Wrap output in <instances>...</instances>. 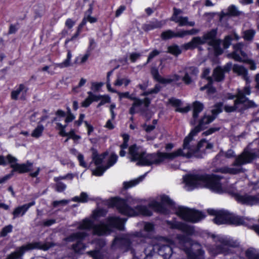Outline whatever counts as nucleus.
<instances>
[{
	"instance_id": "15",
	"label": "nucleus",
	"mask_w": 259,
	"mask_h": 259,
	"mask_svg": "<svg viewBox=\"0 0 259 259\" xmlns=\"http://www.w3.org/2000/svg\"><path fill=\"white\" fill-rule=\"evenodd\" d=\"M160 200L161 201V203L158 202L156 200H152L149 203V205L157 212L162 213H166V209L163 205L171 206L173 205V202L168 196L166 195L160 196Z\"/></svg>"
},
{
	"instance_id": "54",
	"label": "nucleus",
	"mask_w": 259,
	"mask_h": 259,
	"mask_svg": "<svg viewBox=\"0 0 259 259\" xmlns=\"http://www.w3.org/2000/svg\"><path fill=\"white\" fill-rule=\"evenodd\" d=\"M69 139H71L74 141H77L81 139V137L75 134L74 130H71L69 132V136L66 141H67Z\"/></svg>"
},
{
	"instance_id": "33",
	"label": "nucleus",
	"mask_w": 259,
	"mask_h": 259,
	"mask_svg": "<svg viewBox=\"0 0 259 259\" xmlns=\"http://www.w3.org/2000/svg\"><path fill=\"white\" fill-rule=\"evenodd\" d=\"M72 57V55L71 51L70 50H67L66 59L61 63L54 64V65L55 69L57 68H63L70 66L71 65V60Z\"/></svg>"
},
{
	"instance_id": "29",
	"label": "nucleus",
	"mask_w": 259,
	"mask_h": 259,
	"mask_svg": "<svg viewBox=\"0 0 259 259\" xmlns=\"http://www.w3.org/2000/svg\"><path fill=\"white\" fill-rule=\"evenodd\" d=\"M198 73V69L194 67H191L186 70V72L182 79L186 84H189L192 82V78L193 75Z\"/></svg>"
},
{
	"instance_id": "8",
	"label": "nucleus",
	"mask_w": 259,
	"mask_h": 259,
	"mask_svg": "<svg viewBox=\"0 0 259 259\" xmlns=\"http://www.w3.org/2000/svg\"><path fill=\"white\" fill-rule=\"evenodd\" d=\"M148 247L151 248L150 252L146 253L144 259H153L157 255L161 256L163 259H170L173 253V247L176 244H148Z\"/></svg>"
},
{
	"instance_id": "47",
	"label": "nucleus",
	"mask_w": 259,
	"mask_h": 259,
	"mask_svg": "<svg viewBox=\"0 0 259 259\" xmlns=\"http://www.w3.org/2000/svg\"><path fill=\"white\" fill-rule=\"evenodd\" d=\"M107 213V211L102 209H98L93 211L92 218L96 220L99 218L104 217Z\"/></svg>"
},
{
	"instance_id": "46",
	"label": "nucleus",
	"mask_w": 259,
	"mask_h": 259,
	"mask_svg": "<svg viewBox=\"0 0 259 259\" xmlns=\"http://www.w3.org/2000/svg\"><path fill=\"white\" fill-rule=\"evenodd\" d=\"M255 33V31L254 30L252 29H250L244 31L243 36L245 40H250L254 37Z\"/></svg>"
},
{
	"instance_id": "39",
	"label": "nucleus",
	"mask_w": 259,
	"mask_h": 259,
	"mask_svg": "<svg viewBox=\"0 0 259 259\" xmlns=\"http://www.w3.org/2000/svg\"><path fill=\"white\" fill-rule=\"evenodd\" d=\"M89 200L88 194L85 192H81L79 196H75L71 199V201L81 203H86Z\"/></svg>"
},
{
	"instance_id": "20",
	"label": "nucleus",
	"mask_w": 259,
	"mask_h": 259,
	"mask_svg": "<svg viewBox=\"0 0 259 259\" xmlns=\"http://www.w3.org/2000/svg\"><path fill=\"white\" fill-rule=\"evenodd\" d=\"M237 200L244 204L255 205L259 204V197L245 194L244 195H237L236 196Z\"/></svg>"
},
{
	"instance_id": "50",
	"label": "nucleus",
	"mask_w": 259,
	"mask_h": 259,
	"mask_svg": "<svg viewBox=\"0 0 259 259\" xmlns=\"http://www.w3.org/2000/svg\"><path fill=\"white\" fill-rule=\"evenodd\" d=\"M168 52L174 55H178L181 53V51L178 46L174 45L168 47Z\"/></svg>"
},
{
	"instance_id": "18",
	"label": "nucleus",
	"mask_w": 259,
	"mask_h": 259,
	"mask_svg": "<svg viewBox=\"0 0 259 259\" xmlns=\"http://www.w3.org/2000/svg\"><path fill=\"white\" fill-rule=\"evenodd\" d=\"M95 249L87 252L93 259H104L106 251L104 247L106 244H95Z\"/></svg>"
},
{
	"instance_id": "5",
	"label": "nucleus",
	"mask_w": 259,
	"mask_h": 259,
	"mask_svg": "<svg viewBox=\"0 0 259 259\" xmlns=\"http://www.w3.org/2000/svg\"><path fill=\"white\" fill-rule=\"evenodd\" d=\"M139 200L132 197H129L126 199L119 198H114L112 199L113 205L116 207L118 211L125 215L133 217L138 214L150 216L152 212L146 207L138 205L134 208L130 205H134L139 203Z\"/></svg>"
},
{
	"instance_id": "27",
	"label": "nucleus",
	"mask_w": 259,
	"mask_h": 259,
	"mask_svg": "<svg viewBox=\"0 0 259 259\" xmlns=\"http://www.w3.org/2000/svg\"><path fill=\"white\" fill-rule=\"evenodd\" d=\"M208 237L211 239L212 241L219 243H236V240H234L230 237L221 235L211 234L208 235Z\"/></svg>"
},
{
	"instance_id": "9",
	"label": "nucleus",
	"mask_w": 259,
	"mask_h": 259,
	"mask_svg": "<svg viewBox=\"0 0 259 259\" xmlns=\"http://www.w3.org/2000/svg\"><path fill=\"white\" fill-rule=\"evenodd\" d=\"M253 153L244 150L242 153L239 155L233 164V167L225 166L220 168L218 171L224 174H237L242 171L241 166L250 162L254 158Z\"/></svg>"
},
{
	"instance_id": "7",
	"label": "nucleus",
	"mask_w": 259,
	"mask_h": 259,
	"mask_svg": "<svg viewBox=\"0 0 259 259\" xmlns=\"http://www.w3.org/2000/svg\"><path fill=\"white\" fill-rule=\"evenodd\" d=\"M217 34V30L213 29L204 33L202 37H193L190 42L184 44L183 48L185 50H192L199 45L207 44L213 48L216 55H220L222 50L220 47L221 41L216 38Z\"/></svg>"
},
{
	"instance_id": "62",
	"label": "nucleus",
	"mask_w": 259,
	"mask_h": 259,
	"mask_svg": "<svg viewBox=\"0 0 259 259\" xmlns=\"http://www.w3.org/2000/svg\"><path fill=\"white\" fill-rule=\"evenodd\" d=\"M99 97V100H101V101L105 104L106 103H110L111 101L110 97L108 95H97Z\"/></svg>"
},
{
	"instance_id": "59",
	"label": "nucleus",
	"mask_w": 259,
	"mask_h": 259,
	"mask_svg": "<svg viewBox=\"0 0 259 259\" xmlns=\"http://www.w3.org/2000/svg\"><path fill=\"white\" fill-rule=\"evenodd\" d=\"M69 202L68 200H61L59 201H54L52 204L54 207H56L59 205H65L68 203Z\"/></svg>"
},
{
	"instance_id": "37",
	"label": "nucleus",
	"mask_w": 259,
	"mask_h": 259,
	"mask_svg": "<svg viewBox=\"0 0 259 259\" xmlns=\"http://www.w3.org/2000/svg\"><path fill=\"white\" fill-rule=\"evenodd\" d=\"M145 178V175L141 176L137 179L132 180L129 182H125L123 183L124 187L128 189L134 187L138 185L140 182H142Z\"/></svg>"
},
{
	"instance_id": "52",
	"label": "nucleus",
	"mask_w": 259,
	"mask_h": 259,
	"mask_svg": "<svg viewBox=\"0 0 259 259\" xmlns=\"http://www.w3.org/2000/svg\"><path fill=\"white\" fill-rule=\"evenodd\" d=\"M57 127L56 128L59 131V134L62 137H68L69 136V132L66 133L65 129H63L62 124L60 122L56 123Z\"/></svg>"
},
{
	"instance_id": "3",
	"label": "nucleus",
	"mask_w": 259,
	"mask_h": 259,
	"mask_svg": "<svg viewBox=\"0 0 259 259\" xmlns=\"http://www.w3.org/2000/svg\"><path fill=\"white\" fill-rule=\"evenodd\" d=\"M185 189L190 191L195 188L205 187L211 191L222 193L229 192L234 193L235 191L231 189L233 186H228V182H221V178L217 175H190L184 178Z\"/></svg>"
},
{
	"instance_id": "13",
	"label": "nucleus",
	"mask_w": 259,
	"mask_h": 259,
	"mask_svg": "<svg viewBox=\"0 0 259 259\" xmlns=\"http://www.w3.org/2000/svg\"><path fill=\"white\" fill-rule=\"evenodd\" d=\"M236 97L237 99L235 101L233 106H225L224 109L226 112H231L234 111L240 108V105H243L245 108H250L255 106V104L253 101L248 100L247 98L243 97L241 92H239Z\"/></svg>"
},
{
	"instance_id": "23",
	"label": "nucleus",
	"mask_w": 259,
	"mask_h": 259,
	"mask_svg": "<svg viewBox=\"0 0 259 259\" xmlns=\"http://www.w3.org/2000/svg\"><path fill=\"white\" fill-rule=\"evenodd\" d=\"M232 68V63H228L226 65L222 68L221 67L216 68L213 71V76L217 81H221L224 79V72L229 71Z\"/></svg>"
},
{
	"instance_id": "31",
	"label": "nucleus",
	"mask_w": 259,
	"mask_h": 259,
	"mask_svg": "<svg viewBox=\"0 0 259 259\" xmlns=\"http://www.w3.org/2000/svg\"><path fill=\"white\" fill-rule=\"evenodd\" d=\"M171 20L179 24L180 26L189 25L193 26L195 25V22L193 21L189 22L187 17L180 16L178 18L176 17H171Z\"/></svg>"
},
{
	"instance_id": "44",
	"label": "nucleus",
	"mask_w": 259,
	"mask_h": 259,
	"mask_svg": "<svg viewBox=\"0 0 259 259\" xmlns=\"http://www.w3.org/2000/svg\"><path fill=\"white\" fill-rule=\"evenodd\" d=\"M82 28L83 27L79 25L77 28L76 32L75 33V34H74L71 38H68L66 39L65 41V45H67V44L69 43L70 41H73L76 39H77L79 35L80 34V32H81Z\"/></svg>"
},
{
	"instance_id": "41",
	"label": "nucleus",
	"mask_w": 259,
	"mask_h": 259,
	"mask_svg": "<svg viewBox=\"0 0 259 259\" xmlns=\"http://www.w3.org/2000/svg\"><path fill=\"white\" fill-rule=\"evenodd\" d=\"M87 244H72V248L75 252L81 254L82 251L87 247Z\"/></svg>"
},
{
	"instance_id": "64",
	"label": "nucleus",
	"mask_w": 259,
	"mask_h": 259,
	"mask_svg": "<svg viewBox=\"0 0 259 259\" xmlns=\"http://www.w3.org/2000/svg\"><path fill=\"white\" fill-rule=\"evenodd\" d=\"M75 22L70 18H68L66 20L65 26L69 29L72 28L75 25Z\"/></svg>"
},
{
	"instance_id": "16",
	"label": "nucleus",
	"mask_w": 259,
	"mask_h": 259,
	"mask_svg": "<svg viewBox=\"0 0 259 259\" xmlns=\"http://www.w3.org/2000/svg\"><path fill=\"white\" fill-rule=\"evenodd\" d=\"M39 244H26V245H23L20 247H18L14 252L8 255L7 259H19L26 251L34 249V246L32 245Z\"/></svg>"
},
{
	"instance_id": "60",
	"label": "nucleus",
	"mask_w": 259,
	"mask_h": 259,
	"mask_svg": "<svg viewBox=\"0 0 259 259\" xmlns=\"http://www.w3.org/2000/svg\"><path fill=\"white\" fill-rule=\"evenodd\" d=\"M169 103L176 107H179L181 104V101L180 100L174 98L169 99Z\"/></svg>"
},
{
	"instance_id": "63",
	"label": "nucleus",
	"mask_w": 259,
	"mask_h": 259,
	"mask_svg": "<svg viewBox=\"0 0 259 259\" xmlns=\"http://www.w3.org/2000/svg\"><path fill=\"white\" fill-rule=\"evenodd\" d=\"M154 226L150 223H146L144 225V230L147 232H151L153 230Z\"/></svg>"
},
{
	"instance_id": "40",
	"label": "nucleus",
	"mask_w": 259,
	"mask_h": 259,
	"mask_svg": "<svg viewBox=\"0 0 259 259\" xmlns=\"http://www.w3.org/2000/svg\"><path fill=\"white\" fill-rule=\"evenodd\" d=\"M239 37L236 33H234L231 35L227 36L225 37V38L224 40V42H223L224 48L225 49L228 48L230 46V45L231 44V41L233 39H235L236 40H238L239 39Z\"/></svg>"
},
{
	"instance_id": "51",
	"label": "nucleus",
	"mask_w": 259,
	"mask_h": 259,
	"mask_svg": "<svg viewBox=\"0 0 259 259\" xmlns=\"http://www.w3.org/2000/svg\"><path fill=\"white\" fill-rule=\"evenodd\" d=\"M104 85L102 82H92L91 89L94 92H98Z\"/></svg>"
},
{
	"instance_id": "57",
	"label": "nucleus",
	"mask_w": 259,
	"mask_h": 259,
	"mask_svg": "<svg viewBox=\"0 0 259 259\" xmlns=\"http://www.w3.org/2000/svg\"><path fill=\"white\" fill-rule=\"evenodd\" d=\"M104 157V156L102 155H94L93 158V160L96 165H99L101 164Z\"/></svg>"
},
{
	"instance_id": "2",
	"label": "nucleus",
	"mask_w": 259,
	"mask_h": 259,
	"mask_svg": "<svg viewBox=\"0 0 259 259\" xmlns=\"http://www.w3.org/2000/svg\"><path fill=\"white\" fill-rule=\"evenodd\" d=\"M125 221H126V220L118 217H111L107 219L106 224L101 223L99 225H94V222L91 220L89 219H84L78 226L80 231L71 234L67 238L66 241L79 243L87 236L86 231L91 229H93L94 234L99 236L109 234L113 228L120 230H123V223Z\"/></svg>"
},
{
	"instance_id": "11",
	"label": "nucleus",
	"mask_w": 259,
	"mask_h": 259,
	"mask_svg": "<svg viewBox=\"0 0 259 259\" xmlns=\"http://www.w3.org/2000/svg\"><path fill=\"white\" fill-rule=\"evenodd\" d=\"M176 213L182 220L192 223H197L205 218L202 212L184 206L179 207Z\"/></svg>"
},
{
	"instance_id": "61",
	"label": "nucleus",
	"mask_w": 259,
	"mask_h": 259,
	"mask_svg": "<svg viewBox=\"0 0 259 259\" xmlns=\"http://www.w3.org/2000/svg\"><path fill=\"white\" fill-rule=\"evenodd\" d=\"M187 35H188L187 30H181L177 32H175V37H176L182 38Z\"/></svg>"
},
{
	"instance_id": "24",
	"label": "nucleus",
	"mask_w": 259,
	"mask_h": 259,
	"mask_svg": "<svg viewBox=\"0 0 259 259\" xmlns=\"http://www.w3.org/2000/svg\"><path fill=\"white\" fill-rule=\"evenodd\" d=\"M118 157L115 154H112L108 160V166L104 168L102 167H98L94 171L93 173L95 175L97 176H101L103 175L104 172L109 167L114 165L117 160Z\"/></svg>"
},
{
	"instance_id": "42",
	"label": "nucleus",
	"mask_w": 259,
	"mask_h": 259,
	"mask_svg": "<svg viewBox=\"0 0 259 259\" xmlns=\"http://www.w3.org/2000/svg\"><path fill=\"white\" fill-rule=\"evenodd\" d=\"M131 82V80L127 78H117L114 82V84L116 86H121L124 84L125 87L127 86Z\"/></svg>"
},
{
	"instance_id": "32",
	"label": "nucleus",
	"mask_w": 259,
	"mask_h": 259,
	"mask_svg": "<svg viewBox=\"0 0 259 259\" xmlns=\"http://www.w3.org/2000/svg\"><path fill=\"white\" fill-rule=\"evenodd\" d=\"M145 237L142 234V232H136L134 234H126L123 235L121 237L116 238L115 239L117 241H121V243H130V239L134 237Z\"/></svg>"
},
{
	"instance_id": "56",
	"label": "nucleus",
	"mask_w": 259,
	"mask_h": 259,
	"mask_svg": "<svg viewBox=\"0 0 259 259\" xmlns=\"http://www.w3.org/2000/svg\"><path fill=\"white\" fill-rule=\"evenodd\" d=\"M116 93L118 94L120 100H122L123 98H127L132 100L135 98L128 92L124 93L117 92Z\"/></svg>"
},
{
	"instance_id": "10",
	"label": "nucleus",
	"mask_w": 259,
	"mask_h": 259,
	"mask_svg": "<svg viewBox=\"0 0 259 259\" xmlns=\"http://www.w3.org/2000/svg\"><path fill=\"white\" fill-rule=\"evenodd\" d=\"M10 166L13 168L11 174L7 175L4 177L0 178V184L5 183L10 179L13 175L14 172H18L19 174H23L30 171L32 169L33 163L27 161L25 163L20 164L17 163V159L10 154L7 157Z\"/></svg>"
},
{
	"instance_id": "4",
	"label": "nucleus",
	"mask_w": 259,
	"mask_h": 259,
	"mask_svg": "<svg viewBox=\"0 0 259 259\" xmlns=\"http://www.w3.org/2000/svg\"><path fill=\"white\" fill-rule=\"evenodd\" d=\"M181 150H176L171 153L158 152L147 154L142 146L134 144L128 148V154L132 161H137L138 165H150L159 164L166 161L171 160L180 156Z\"/></svg>"
},
{
	"instance_id": "19",
	"label": "nucleus",
	"mask_w": 259,
	"mask_h": 259,
	"mask_svg": "<svg viewBox=\"0 0 259 259\" xmlns=\"http://www.w3.org/2000/svg\"><path fill=\"white\" fill-rule=\"evenodd\" d=\"M28 88L23 84H20L18 87L15 88L11 94L12 99L17 100L19 99L24 100L26 95Z\"/></svg>"
},
{
	"instance_id": "28",
	"label": "nucleus",
	"mask_w": 259,
	"mask_h": 259,
	"mask_svg": "<svg viewBox=\"0 0 259 259\" xmlns=\"http://www.w3.org/2000/svg\"><path fill=\"white\" fill-rule=\"evenodd\" d=\"M232 69L234 73L242 76V77L246 80L247 82L248 81L249 77L248 76V71L244 66L235 64L233 66Z\"/></svg>"
},
{
	"instance_id": "36",
	"label": "nucleus",
	"mask_w": 259,
	"mask_h": 259,
	"mask_svg": "<svg viewBox=\"0 0 259 259\" xmlns=\"http://www.w3.org/2000/svg\"><path fill=\"white\" fill-rule=\"evenodd\" d=\"M239 13L237 8L235 6L232 5L228 7L226 12L222 11L221 16L223 17L226 16H237L239 15Z\"/></svg>"
},
{
	"instance_id": "21",
	"label": "nucleus",
	"mask_w": 259,
	"mask_h": 259,
	"mask_svg": "<svg viewBox=\"0 0 259 259\" xmlns=\"http://www.w3.org/2000/svg\"><path fill=\"white\" fill-rule=\"evenodd\" d=\"M167 223L171 228L179 229L188 234H191L194 232L193 228L192 226H189L184 223L179 222H168Z\"/></svg>"
},
{
	"instance_id": "53",
	"label": "nucleus",
	"mask_w": 259,
	"mask_h": 259,
	"mask_svg": "<svg viewBox=\"0 0 259 259\" xmlns=\"http://www.w3.org/2000/svg\"><path fill=\"white\" fill-rule=\"evenodd\" d=\"M58 244H40L39 245H32L34 248H39L44 250H47L49 248L54 247Z\"/></svg>"
},
{
	"instance_id": "22",
	"label": "nucleus",
	"mask_w": 259,
	"mask_h": 259,
	"mask_svg": "<svg viewBox=\"0 0 259 259\" xmlns=\"http://www.w3.org/2000/svg\"><path fill=\"white\" fill-rule=\"evenodd\" d=\"M239 244H220L217 246L215 248L210 249V252L214 256L218 254L224 253L225 254L229 253V249L226 248L227 247H237L239 246Z\"/></svg>"
},
{
	"instance_id": "55",
	"label": "nucleus",
	"mask_w": 259,
	"mask_h": 259,
	"mask_svg": "<svg viewBox=\"0 0 259 259\" xmlns=\"http://www.w3.org/2000/svg\"><path fill=\"white\" fill-rule=\"evenodd\" d=\"M13 229V226L11 225L5 226L2 230L0 233V235L2 237H5L7 235L11 232Z\"/></svg>"
},
{
	"instance_id": "17",
	"label": "nucleus",
	"mask_w": 259,
	"mask_h": 259,
	"mask_svg": "<svg viewBox=\"0 0 259 259\" xmlns=\"http://www.w3.org/2000/svg\"><path fill=\"white\" fill-rule=\"evenodd\" d=\"M151 73L154 79L160 82L163 83H168L172 82L178 81L180 79V76L177 74H174L166 78L162 77L159 74L158 70L156 68H152Z\"/></svg>"
},
{
	"instance_id": "6",
	"label": "nucleus",
	"mask_w": 259,
	"mask_h": 259,
	"mask_svg": "<svg viewBox=\"0 0 259 259\" xmlns=\"http://www.w3.org/2000/svg\"><path fill=\"white\" fill-rule=\"evenodd\" d=\"M207 212L209 214L215 216L213 221L217 225L228 224L236 226H250L253 223L252 218L241 217L227 210L208 209Z\"/></svg>"
},
{
	"instance_id": "43",
	"label": "nucleus",
	"mask_w": 259,
	"mask_h": 259,
	"mask_svg": "<svg viewBox=\"0 0 259 259\" xmlns=\"http://www.w3.org/2000/svg\"><path fill=\"white\" fill-rule=\"evenodd\" d=\"M211 80L210 78L208 79V82L206 85L200 88L201 91L207 90V92L208 95L213 94L215 92L214 88L211 86Z\"/></svg>"
},
{
	"instance_id": "58",
	"label": "nucleus",
	"mask_w": 259,
	"mask_h": 259,
	"mask_svg": "<svg viewBox=\"0 0 259 259\" xmlns=\"http://www.w3.org/2000/svg\"><path fill=\"white\" fill-rule=\"evenodd\" d=\"M77 158L79 162L80 166L84 168L87 167V164L85 162L84 160V156L82 154H79Z\"/></svg>"
},
{
	"instance_id": "49",
	"label": "nucleus",
	"mask_w": 259,
	"mask_h": 259,
	"mask_svg": "<svg viewBox=\"0 0 259 259\" xmlns=\"http://www.w3.org/2000/svg\"><path fill=\"white\" fill-rule=\"evenodd\" d=\"M161 89V87L159 84H156L154 88L152 89L149 90L147 91L144 92L142 95V96H148L151 94H155L158 93Z\"/></svg>"
},
{
	"instance_id": "38",
	"label": "nucleus",
	"mask_w": 259,
	"mask_h": 259,
	"mask_svg": "<svg viewBox=\"0 0 259 259\" xmlns=\"http://www.w3.org/2000/svg\"><path fill=\"white\" fill-rule=\"evenodd\" d=\"M44 129L43 125L38 124L32 132L31 136L34 138L37 139L42 136Z\"/></svg>"
},
{
	"instance_id": "30",
	"label": "nucleus",
	"mask_w": 259,
	"mask_h": 259,
	"mask_svg": "<svg viewBox=\"0 0 259 259\" xmlns=\"http://www.w3.org/2000/svg\"><path fill=\"white\" fill-rule=\"evenodd\" d=\"M87 94L88 95V97L81 103V105L83 107H88L93 102L99 100V97L94 94L92 92L89 91Z\"/></svg>"
},
{
	"instance_id": "35",
	"label": "nucleus",
	"mask_w": 259,
	"mask_h": 259,
	"mask_svg": "<svg viewBox=\"0 0 259 259\" xmlns=\"http://www.w3.org/2000/svg\"><path fill=\"white\" fill-rule=\"evenodd\" d=\"M165 24L163 21H154L144 26V29L147 31L151 30L155 28H160Z\"/></svg>"
},
{
	"instance_id": "26",
	"label": "nucleus",
	"mask_w": 259,
	"mask_h": 259,
	"mask_svg": "<svg viewBox=\"0 0 259 259\" xmlns=\"http://www.w3.org/2000/svg\"><path fill=\"white\" fill-rule=\"evenodd\" d=\"M193 119L191 121V124L194 125L196 123V120L197 119L199 113H200L203 109V105L201 103L198 101H195L193 104Z\"/></svg>"
},
{
	"instance_id": "25",
	"label": "nucleus",
	"mask_w": 259,
	"mask_h": 259,
	"mask_svg": "<svg viewBox=\"0 0 259 259\" xmlns=\"http://www.w3.org/2000/svg\"><path fill=\"white\" fill-rule=\"evenodd\" d=\"M35 201H32L28 204H24L22 206L16 207L13 212L14 218L19 216L23 215L28 209L32 206L35 204Z\"/></svg>"
},
{
	"instance_id": "14",
	"label": "nucleus",
	"mask_w": 259,
	"mask_h": 259,
	"mask_svg": "<svg viewBox=\"0 0 259 259\" xmlns=\"http://www.w3.org/2000/svg\"><path fill=\"white\" fill-rule=\"evenodd\" d=\"M182 245V248L185 253L188 259H204L205 251L202 248H198L194 251L192 246L194 245H198L201 246V244H189L190 246H186V244H180Z\"/></svg>"
},
{
	"instance_id": "45",
	"label": "nucleus",
	"mask_w": 259,
	"mask_h": 259,
	"mask_svg": "<svg viewBox=\"0 0 259 259\" xmlns=\"http://www.w3.org/2000/svg\"><path fill=\"white\" fill-rule=\"evenodd\" d=\"M161 37L162 39L166 40L170 39L175 37V32L171 30H167L163 31L161 34Z\"/></svg>"
},
{
	"instance_id": "48",
	"label": "nucleus",
	"mask_w": 259,
	"mask_h": 259,
	"mask_svg": "<svg viewBox=\"0 0 259 259\" xmlns=\"http://www.w3.org/2000/svg\"><path fill=\"white\" fill-rule=\"evenodd\" d=\"M245 256L247 259H259V252L255 253L253 250L248 249L245 251Z\"/></svg>"
},
{
	"instance_id": "12",
	"label": "nucleus",
	"mask_w": 259,
	"mask_h": 259,
	"mask_svg": "<svg viewBox=\"0 0 259 259\" xmlns=\"http://www.w3.org/2000/svg\"><path fill=\"white\" fill-rule=\"evenodd\" d=\"M243 45L240 43L236 44L233 46L234 51L232 53L228 55L230 58H233L235 61L245 62L249 64L250 70H254L256 69V65L255 63L248 59L247 58L246 54L242 51Z\"/></svg>"
},
{
	"instance_id": "34",
	"label": "nucleus",
	"mask_w": 259,
	"mask_h": 259,
	"mask_svg": "<svg viewBox=\"0 0 259 259\" xmlns=\"http://www.w3.org/2000/svg\"><path fill=\"white\" fill-rule=\"evenodd\" d=\"M133 100L134 102L129 110V113L132 115L138 112L140 110L142 104V100L138 98H135Z\"/></svg>"
},
{
	"instance_id": "1",
	"label": "nucleus",
	"mask_w": 259,
	"mask_h": 259,
	"mask_svg": "<svg viewBox=\"0 0 259 259\" xmlns=\"http://www.w3.org/2000/svg\"><path fill=\"white\" fill-rule=\"evenodd\" d=\"M223 105L219 103L215 105L214 108L212 110V116L205 115L199 121V124L186 137L184 140L183 149H179L181 150L180 156L190 158L193 156L198 158H201L203 154L206 152L207 150H211L213 145L208 143L205 140H201L197 145V147L191 144L193 136H195L198 132L204 129L206 125L212 122L215 118L214 115L222 112Z\"/></svg>"
}]
</instances>
